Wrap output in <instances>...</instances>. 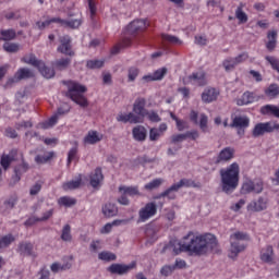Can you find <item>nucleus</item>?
Here are the masks:
<instances>
[{
    "label": "nucleus",
    "instance_id": "obj_1",
    "mask_svg": "<svg viewBox=\"0 0 279 279\" xmlns=\"http://www.w3.org/2000/svg\"><path fill=\"white\" fill-rule=\"evenodd\" d=\"M217 247V238L210 233L205 235H195L190 232L183 238V242L179 243V248H173L175 255L181 252H193L196 256H204L208 250Z\"/></svg>",
    "mask_w": 279,
    "mask_h": 279
},
{
    "label": "nucleus",
    "instance_id": "obj_2",
    "mask_svg": "<svg viewBox=\"0 0 279 279\" xmlns=\"http://www.w3.org/2000/svg\"><path fill=\"white\" fill-rule=\"evenodd\" d=\"M241 173V167L239 163L233 162L227 168L220 169V182L222 193L230 195L236 191L239 186V175Z\"/></svg>",
    "mask_w": 279,
    "mask_h": 279
},
{
    "label": "nucleus",
    "instance_id": "obj_3",
    "mask_svg": "<svg viewBox=\"0 0 279 279\" xmlns=\"http://www.w3.org/2000/svg\"><path fill=\"white\" fill-rule=\"evenodd\" d=\"M63 84L68 88L65 96L69 97V99L74 101V104H77V106H81V108H86V106H88V100L84 96V93L87 90L86 86L75 81H64Z\"/></svg>",
    "mask_w": 279,
    "mask_h": 279
},
{
    "label": "nucleus",
    "instance_id": "obj_4",
    "mask_svg": "<svg viewBox=\"0 0 279 279\" xmlns=\"http://www.w3.org/2000/svg\"><path fill=\"white\" fill-rule=\"evenodd\" d=\"M245 241H250V235L245 232L238 231L230 235L229 258H236L241 252H245Z\"/></svg>",
    "mask_w": 279,
    "mask_h": 279
},
{
    "label": "nucleus",
    "instance_id": "obj_5",
    "mask_svg": "<svg viewBox=\"0 0 279 279\" xmlns=\"http://www.w3.org/2000/svg\"><path fill=\"white\" fill-rule=\"evenodd\" d=\"M276 130H279V123L260 122L254 126L252 135L254 138H258L260 136H265V134H271V132H276Z\"/></svg>",
    "mask_w": 279,
    "mask_h": 279
},
{
    "label": "nucleus",
    "instance_id": "obj_6",
    "mask_svg": "<svg viewBox=\"0 0 279 279\" xmlns=\"http://www.w3.org/2000/svg\"><path fill=\"white\" fill-rule=\"evenodd\" d=\"M158 213V207L156 203H147L143 208L138 211V220L137 223H145L148 219H151Z\"/></svg>",
    "mask_w": 279,
    "mask_h": 279
},
{
    "label": "nucleus",
    "instance_id": "obj_7",
    "mask_svg": "<svg viewBox=\"0 0 279 279\" xmlns=\"http://www.w3.org/2000/svg\"><path fill=\"white\" fill-rule=\"evenodd\" d=\"M197 119H199V120H197ZM190 120L195 125H199V129L204 134L210 132V130L208 129V116H206V113L199 114V113H197V111L192 110L190 112Z\"/></svg>",
    "mask_w": 279,
    "mask_h": 279
},
{
    "label": "nucleus",
    "instance_id": "obj_8",
    "mask_svg": "<svg viewBox=\"0 0 279 279\" xmlns=\"http://www.w3.org/2000/svg\"><path fill=\"white\" fill-rule=\"evenodd\" d=\"M134 267H136L135 263L125 265V264H111L108 268L107 271H109V274H113L116 276H125L128 274H130V271H132V269H134Z\"/></svg>",
    "mask_w": 279,
    "mask_h": 279
},
{
    "label": "nucleus",
    "instance_id": "obj_9",
    "mask_svg": "<svg viewBox=\"0 0 279 279\" xmlns=\"http://www.w3.org/2000/svg\"><path fill=\"white\" fill-rule=\"evenodd\" d=\"M267 206H269V198L267 196H259L247 205V210L251 213H263V210H267Z\"/></svg>",
    "mask_w": 279,
    "mask_h": 279
},
{
    "label": "nucleus",
    "instance_id": "obj_10",
    "mask_svg": "<svg viewBox=\"0 0 279 279\" xmlns=\"http://www.w3.org/2000/svg\"><path fill=\"white\" fill-rule=\"evenodd\" d=\"M60 46L57 48L59 53H63V56H75L73 51V47L71 46V37L69 35H63L59 38Z\"/></svg>",
    "mask_w": 279,
    "mask_h": 279
},
{
    "label": "nucleus",
    "instance_id": "obj_11",
    "mask_svg": "<svg viewBox=\"0 0 279 279\" xmlns=\"http://www.w3.org/2000/svg\"><path fill=\"white\" fill-rule=\"evenodd\" d=\"M242 195H248V193H263V181L254 182L252 180L245 181L241 189Z\"/></svg>",
    "mask_w": 279,
    "mask_h": 279
},
{
    "label": "nucleus",
    "instance_id": "obj_12",
    "mask_svg": "<svg viewBox=\"0 0 279 279\" xmlns=\"http://www.w3.org/2000/svg\"><path fill=\"white\" fill-rule=\"evenodd\" d=\"M50 23H57L61 27H70V29H78L84 23L82 17L74 19V20H62L60 17H52L50 19Z\"/></svg>",
    "mask_w": 279,
    "mask_h": 279
},
{
    "label": "nucleus",
    "instance_id": "obj_13",
    "mask_svg": "<svg viewBox=\"0 0 279 279\" xmlns=\"http://www.w3.org/2000/svg\"><path fill=\"white\" fill-rule=\"evenodd\" d=\"M234 148L226 147L218 154L215 163L221 165V162H230L234 158Z\"/></svg>",
    "mask_w": 279,
    "mask_h": 279
},
{
    "label": "nucleus",
    "instance_id": "obj_14",
    "mask_svg": "<svg viewBox=\"0 0 279 279\" xmlns=\"http://www.w3.org/2000/svg\"><path fill=\"white\" fill-rule=\"evenodd\" d=\"M17 252L20 256H32L36 258V252H34V244L32 242H21L17 245Z\"/></svg>",
    "mask_w": 279,
    "mask_h": 279
},
{
    "label": "nucleus",
    "instance_id": "obj_15",
    "mask_svg": "<svg viewBox=\"0 0 279 279\" xmlns=\"http://www.w3.org/2000/svg\"><path fill=\"white\" fill-rule=\"evenodd\" d=\"M147 29V22L145 20H135L128 26L129 34H141Z\"/></svg>",
    "mask_w": 279,
    "mask_h": 279
},
{
    "label": "nucleus",
    "instance_id": "obj_16",
    "mask_svg": "<svg viewBox=\"0 0 279 279\" xmlns=\"http://www.w3.org/2000/svg\"><path fill=\"white\" fill-rule=\"evenodd\" d=\"M146 104L147 100H145V98L140 97L135 99L133 104V112L145 119V117H147V109H145Z\"/></svg>",
    "mask_w": 279,
    "mask_h": 279
},
{
    "label": "nucleus",
    "instance_id": "obj_17",
    "mask_svg": "<svg viewBox=\"0 0 279 279\" xmlns=\"http://www.w3.org/2000/svg\"><path fill=\"white\" fill-rule=\"evenodd\" d=\"M217 97H219V92L213 87H208L202 94V101L204 104H213V101H217Z\"/></svg>",
    "mask_w": 279,
    "mask_h": 279
},
{
    "label": "nucleus",
    "instance_id": "obj_18",
    "mask_svg": "<svg viewBox=\"0 0 279 279\" xmlns=\"http://www.w3.org/2000/svg\"><path fill=\"white\" fill-rule=\"evenodd\" d=\"M104 135L99 134L97 131H88L87 135L84 137V145H97V143L101 142Z\"/></svg>",
    "mask_w": 279,
    "mask_h": 279
},
{
    "label": "nucleus",
    "instance_id": "obj_19",
    "mask_svg": "<svg viewBox=\"0 0 279 279\" xmlns=\"http://www.w3.org/2000/svg\"><path fill=\"white\" fill-rule=\"evenodd\" d=\"M101 182H104V173L101 172V168H96L90 174V186L98 189V186H101Z\"/></svg>",
    "mask_w": 279,
    "mask_h": 279
},
{
    "label": "nucleus",
    "instance_id": "obj_20",
    "mask_svg": "<svg viewBox=\"0 0 279 279\" xmlns=\"http://www.w3.org/2000/svg\"><path fill=\"white\" fill-rule=\"evenodd\" d=\"M260 260L268 263V265H274V247L271 245L262 248Z\"/></svg>",
    "mask_w": 279,
    "mask_h": 279
},
{
    "label": "nucleus",
    "instance_id": "obj_21",
    "mask_svg": "<svg viewBox=\"0 0 279 279\" xmlns=\"http://www.w3.org/2000/svg\"><path fill=\"white\" fill-rule=\"evenodd\" d=\"M190 82L194 86H206L208 82L206 81V74L204 72H196L189 76Z\"/></svg>",
    "mask_w": 279,
    "mask_h": 279
},
{
    "label": "nucleus",
    "instance_id": "obj_22",
    "mask_svg": "<svg viewBox=\"0 0 279 279\" xmlns=\"http://www.w3.org/2000/svg\"><path fill=\"white\" fill-rule=\"evenodd\" d=\"M119 193H124V195L128 197H141V191L138 190V185L135 186H128V185H121L119 187Z\"/></svg>",
    "mask_w": 279,
    "mask_h": 279
},
{
    "label": "nucleus",
    "instance_id": "obj_23",
    "mask_svg": "<svg viewBox=\"0 0 279 279\" xmlns=\"http://www.w3.org/2000/svg\"><path fill=\"white\" fill-rule=\"evenodd\" d=\"M102 215L110 219V217H117L119 215V207L114 203H106L102 206Z\"/></svg>",
    "mask_w": 279,
    "mask_h": 279
},
{
    "label": "nucleus",
    "instance_id": "obj_24",
    "mask_svg": "<svg viewBox=\"0 0 279 279\" xmlns=\"http://www.w3.org/2000/svg\"><path fill=\"white\" fill-rule=\"evenodd\" d=\"M133 138L140 143H143L147 138V129L143 125H137L132 130Z\"/></svg>",
    "mask_w": 279,
    "mask_h": 279
},
{
    "label": "nucleus",
    "instance_id": "obj_25",
    "mask_svg": "<svg viewBox=\"0 0 279 279\" xmlns=\"http://www.w3.org/2000/svg\"><path fill=\"white\" fill-rule=\"evenodd\" d=\"M17 203H19V196L16 195L9 196L3 202V205L1 206L2 213H10V210H12Z\"/></svg>",
    "mask_w": 279,
    "mask_h": 279
},
{
    "label": "nucleus",
    "instance_id": "obj_26",
    "mask_svg": "<svg viewBox=\"0 0 279 279\" xmlns=\"http://www.w3.org/2000/svg\"><path fill=\"white\" fill-rule=\"evenodd\" d=\"M230 128H250V118L238 116L232 120Z\"/></svg>",
    "mask_w": 279,
    "mask_h": 279
},
{
    "label": "nucleus",
    "instance_id": "obj_27",
    "mask_svg": "<svg viewBox=\"0 0 279 279\" xmlns=\"http://www.w3.org/2000/svg\"><path fill=\"white\" fill-rule=\"evenodd\" d=\"M180 191L175 184H172L168 190L159 194L156 199L168 197V199H175V193Z\"/></svg>",
    "mask_w": 279,
    "mask_h": 279
},
{
    "label": "nucleus",
    "instance_id": "obj_28",
    "mask_svg": "<svg viewBox=\"0 0 279 279\" xmlns=\"http://www.w3.org/2000/svg\"><path fill=\"white\" fill-rule=\"evenodd\" d=\"M161 39L163 47H167V43L169 45H182V40L173 35L162 34Z\"/></svg>",
    "mask_w": 279,
    "mask_h": 279
},
{
    "label": "nucleus",
    "instance_id": "obj_29",
    "mask_svg": "<svg viewBox=\"0 0 279 279\" xmlns=\"http://www.w3.org/2000/svg\"><path fill=\"white\" fill-rule=\"evenodd\" d=\"M22 62H25V64H31L32 66H36L37 69L39 66H43V61L36 59V54L31 53L23 57Z\"/></svg>",
    "mask_w": 279,
    "mask_h": 279
},
{
    "label": "nucleus",
    "instance_id": "obj_30",
    "mask_svg": "<svg viewBox=\"0 0 279 279\" xmlns=\"http://www.w3.org/2000/svg\"><path fill=\"white\" fill-rule=\"evenodd\" d=\"M15 75L17 77V80H29L32 77H34V72L27 68H21L20 70H17L15 72Z\"/></svg>",
    "mask_w": 279,
    "mask_h": 279
},
{
    "label": "nucleus",
    "instance_id": "obj_31",
    "mask_svg": "<svg viewBox=\"0 0 279 279\" xmlns=\"http://www.w3.org/2000/svg\"><path fill=\"white\" fill-rule=\"evenodd\" d=\"M70 65H71V58H62L53 62V66L58 71H64L69 69Z\"/></svg>",
    "mask_w": 279,
    "mask_h": 279
},
{
    "label": "nucleus",
    "instance_id": "obj_32",
    "mask_svg": "<svg viewBox=\"0 0 279 279\" xmlns=\"http://www.w3.org/2000/svg\"><path fill=\"white\" fill-rule=\"evenodd\" d=\"M276 38H278V32L271 31L268 33L269 40L266 44V48L268 49V51H274V49H276V44H277Z\"/></svg>",
    "mask_w": 279,
    "mask_h": 279
},
{
    "label": "nucleus",
    "instance_id": "obj_33",
    "mask_svg": "<svg viewBox=\"0 0 279 279\" xmlns=\"http://www.w3.org/2000/svg\"><path fill=\"white\" fill-rule=\"evenodd\" d=\"M59 206H64L65 208H71V206H75L77 204V199L71 196H63L58 199Z\"/></svg>",
    "mask_w": 279,
    "mask_h": 279
},
{
    "label": "nucleus",
    "instance_id": "obj_34",
    "mask_svg": "<svg viewBox=\"0 0 279 279\" xmlns=\"http://www.w3.org/2000/svg\"><path fill=\"white\" fill-rule=\"evenodd\" d=\"M38 71L46 77V80H51V77L56 76V71L52 68L45 65V62H43V66L38 68Z\"/></svg>",
    "mask_w": 279,
    "mask_h": 279
},
{
    "label": "nucleus",
    "instance_id": "obj_35",
    "mask_svg": "<svg viewBox=\"0 0 279 279\" xmlns=\"http://www.w3.org/2000/svg\"><path fill=\"white\" fill-rule=\"evenodd\" d=\"M53 156H56L53 151L45 153L44 155H37L35 157V162L37 165H46V162H49Z\"/></svg>",
    "mask_w": 279,
    "mask_h": 279
},
{
    "label": "nucleus",
    "instance_id": "obj_36",
    "mask_svg": "<svg viewBox=\"0 0 279 279\" xmlns=\"http://www.w3.org/2000/svg\"><path fill=\"white\" fill-rule=\"evenodd\" d=\"M15 178L19 180H21V175L23 173H27V171H29V163L25 162V160H22V163L20 166L15 167Z\"/></svg>",
    "mask_w": 279,
    "mask_h": 279
},
{
    "label": "nucleus",
    "instance_id": "obj_37",
    "mask_svg": "<svg viewBox=\"0 0 279 279\" xmlns=\"http://www.w3.org/2000/svg\"><path fill=\"white\" fill-rule=\"evenodd\" d=\"M265 95L266 97H269L270 99H276L279 95V86L278 84H270L266 89H265Z\"/></svg>",
    "mask_w": 279,
    "mask_h": 279
},
{
    "label": "nucleus",
    "instance_id": "obj_38",
    "mask_svg": "<svg viewBox=\"0 0 279 279\" xmlns=\"http://www.w3.org/2000/svg\"><path fill=\"white\" fill-rule=\"evenodd\" d=\"M254 101V94L250 92H245L241 99H238L236 104L238 106H247L248 104H253Z\"/></svg>",
    "mask_w": 279,
    "mask_h": 279
},
{
    "label": "nucleus",
    "instance_id": "obj_39",
    "mask_svg": "<svg viewBox=\"0 0 279 279\" xmlns=\"http://www.w3.org/2000/svg\"><path fill=\"white\" fill-rule=\"evenodd\" d=\"M1 34V40H4L5 43L10 41V40H14V38H16V31L9 28V29H2L0 32Z\"/></svg>",
    "mask_w": 279,
    "mask_h": 279
},
{
    "label": "nucleus",
    "instance_id": "obj_40",
    "mask_svg": "<svg viewBox=\"0 0 279 279\" xmlns=\"http://www.w3.org/2000/svg\"><path fill=\"white\" fill-rule=\"evenodd\" d=\"M130 45H132V39L130 37H125L120 45L114 46L111 49V53L113 56H117V53H119V51H121V49H123L125 47H130Z\"/></svg>",
    "mask_w": 279,
    "mask_h": 279
},
{
    "label": "nucleus",
    "instance_id": "obj_41",
    "mask_svg": "<svg viewBox=\"0 0 279 279\" xmlns=\"http://www.w3.org/2000/svg\"><path fill=\"white\" fill-rule=\"evenodd\" d=\"M99 260H105V263H111L112 260H117V255L114 253L104 251L98 254Z\"/></svg>",
    "mask_w": 279,
    "mask_h": 279
},
{
    "label": "nucleus",
    "instance_id": "obj_42",
    "mask_svg": "<svg viewBox=\"0 0 279 279\" xmlns=\"http://www.w3.org/2000/svg\"><path fill=\"white\" fill-rule=\"evenodd\" d=\"M163 182H165V180H162V179H154L149 183L145 184L144 189L146 191H155V189H160V186H162Z\"/></svg>",
    "mask_w": 279,
    "mask_h": 279
},
{
    "label": "nucleus",
    "instance_id": "obj_43",
    "mask_svg": "<svg viewBox=\"0 0 279 279\" xmlns=\"http://www.w3.org/2000/svg\"><path fill=\"white\" fill-rule=\"evenodd\" d=\"M15 239L14 235L8 234L0 238V250H3V247H9L14 243Z\"/></svg>",
    "mask_w": 279,
    "mask_h": 279
},
{
    "label": "nucleus",
    "instance_id": "obj_44",
    "mask_svg": "<svg viewBox=\"0 0 279 279\" xmlns=\"http://www.w3.org/2000/svg\"><path fill=\"white\" fill-rule=\"evenodd\" d=\"M82 186V179H77L76 181H69L63 183V191H75V189H80Z\"/></svg>",
    "mask_w": 279,
    "mask_h": 279
},
{
    "label": "nucleus",
    "instance_id": "obj_45",
    "mask_svg": "<svg viewBox=\"0 0 279 279\" xmlns=\"http://www.w3.org/2000/svg\"><path fill=\"white\" fill-rule=\"evenodd\" d=\"M61 239L66 243L73 241V235H71V225H65L61 232Z\"/></svg>",
    "mask_w": 279,
    "mask_h": 279
},
{
    "label": "nucleus",
    "instance_id": "obj_46",
    "mask_svg": "<svg viewBox=\"0 0 279 279\" xmlns=\"http://www.w3.org/2000/svg\"><path fill=\"white\" fill-rule=\"evenodd\" d=\"M235 19H238L239 23H247L248 21L247 13L243 11V5L241 4L235 10Z\"/></svg>",
    "mask_w": 279,
    "mask_h": 279
},
{
    "label": "nucleus",
    "instance_id": "obj_47",
    "mask_svg": "<svg viewBox=\"0 0 279 279\" xmlns=\"http://www.w3.org/2000/svg\"><path fill=\"white\" fill-rule=\"evenodd\" d=\"M58 114L54 113L49 120L40 123L39 126L41 128V130H49V128H53V125L58 123Z\"/></svg>",
    "mask_w": 279,
    "mask_h": 279
},
{
    "label": "nucleus",
    "instance_id": "obj_48",
    "mask_svg": "<svg viewBox=\"0 0 279 279\" xmlns=\"http://www.w3.org/2000/svg\"><path fill=\"white\" fill-rule=\"evenodd\" d=\"M50 269L53 274H58V271H66V269H71V264L66 263V264H60V263H53L50 266Z\"/></svg>",
    "mask_w": 279,
    "mask_h": 279
},
{
    "label": "nucleus",
    "instance_id": "obj_49",
    "mask_svg": "<svg viewBox=\"0 0 279 279\" xmlns=\"http://www.w3.org/2000/svg\"><path fill=\"white\" fill-rule=\"evenodd\" d=\"M222 66H223L225 71L230 72V71H234V69H236L238 64H236V61L234 60V58H227L222 62Z\"/></svg>",
    "mask_w": 279,
    "mask_h": 279
},
{
    "label": "nucleus",
    "instance_id": "obj_50",
    "mask_svg": "<svg viewBox=\"0 0 279 279\" xmlns=\"http://www.w3.org/2000/svg\"><path fill=\"white\" fill-rule=\"evenodd\" d=\"M174 185L180 191V189H183V186H185L186 189L195 186V181L190 179H181L178 183H174Z\"/></svg>",
    "mask_w": 279,
    "mask_h": 279
},
{
    "label": "nucleus",
    "instance_id": "obj_51",
    "mask_svg": "<svg viewBox=\"0 0 279 279\" xmlns=\"http://www.w3.org/2000/svg\"><path fill=\"white\" fill-rule=\"evenodd\" d=\"M3 49L8 53H16V51H19V49H20V46H19V44H14V43H5L3 45Z\"/></svg>",
    "mask_w": 279,
    "mask_h": 279
},
{
    "label": "nucleus",
    "instance_id": "obj_52",
    "mask_svg": "<svg viewBox=\"0 0 279 279\" xmlns=\"http://www.w3.org/2000/svg\"><path fill=\"white\" fill-rule=\"evenodd\" d=\"M275 108V105H266L260 108L259 112L260 114L272 117Z\"/></svg>",
    "mask_w": 279,
    "mask_h": 279
},
{
    "label": "nucleus",
    "instance_id": "obj_53",
    "mask_svg": "<svg viewBox=\"0 0 279 279\" xmlns=\"http://www.w3.org/2000/svg\"><path fill=\"white\" fill-rule=\"evenodd\" d=\"M73 160H77V146H74L68 153V167L71 166V162H73Z\"/></svg>",
    "mask_w": 279,
    "mask_h": 279
},
{
    "label": "nucleus",
    "instance_id": "obj_54",
    "mask_svg": "<svg viewBox=\"0 0 279 279\" xmlns=\"http://www.w3.org/2000/svg\"><path fill=\"white\" fill-rule=\"evenodd\" d=\"M86 66L87 69H101V66H104V60H89Z\"/></svg>",
    "mask_w": 279,
    "mask_h": 279
},
{
    "label": "nucleus",
    "instance_id": "obj_55",
    "mask_svg": "<svg viewBox=\"0 0 279 279\" xmlns=\"http://www.w3.org/2000/svg\"><path fill=\"white\" fill-rule=\"evenodd\" d=\"M143 117L138 113L130 112L129 113V123H143Z\"/></svg>",
    "mask_w": 279,
    "mask_h": 279
},
{
    "label": "nucleus",
    "instance_id": "obj_56",
    "mask_svg": "<svg viewBox=\"0 0 279 279\" xmlns=\"http://www.w3.org/2000/svg\"><path fill=\"white\" fill-rule=\"evenodd\" d=\"M160 136H162V135L160 134V131H158V129L153 128L149 130V141H151V142L159 141Z\"/></svg>",
    "mask_w": 279,
    "mask_h": 279
},
{
    "label": "nucleus",
    "instance_id": "obj_57",
    "mask_svg": "<svg viewBox=\"0 0 279 279\" xmlns=\"http://www.w3.org/2000/svg\"><path fill=\"white\" fill-rule=\"evenodd\" d=\"M153 75L155 76V81L159 82L160 80H162L165 77V75H167V68H160L157 71H155L153 73Z\"/></svg>",
    "mask_w": 279,
    "mask_h": 279
},
{
    "label": "nucleus",
    "instance_id": "obj_58",
    "mask_svg": "<svg viewBox=\"0 0 279 279\" xmlns=\"http://www.w3.org/2000/svg\"><path fill=\"white\" fill-rule=\"evenodd\" d=\"M175 271V266L166 265L161 268L160 274L161 276H171Z\"/></svg>",
    "mask_w": 279,
    "mask_h": 279
},
{
    "label": "nucleus",
    "instance_id": "obj_59",
    "mask_svg": "<svg viewBox=\"0 0 279 279\" xmlns=\"http://www.w3.org/2000/svg\"><path fill=\"white\" fill-rule=\"evenodd\" d=\"M266 60L270 63L274 71H277V73H279V60L275 57H266Z\"/></svg>",
    "mask_w": 279,
    "mask_h": 279
},
{
    "label": "nucleus",
    "instance_id": "obj_60",
    "mask_svg": "<svg viewBox=\"0 0 279 279\" xmlns=\"http://www.w3.org/2000/svg\"><path fill=\"white\" fill-rule=\"evenodd\" d=\"M183 141H186L185 133L183 134H174L171 136V143L175 145L177 143H183Z\"/></svg>",
    "mask_w": 279,
    "mask_h": 279
},
{
    "label": "nucleus",
    "instance_id": "obj_61",
    "mask_svg": "<svg viewBox=\"0 0 279 279\" xmlns=\"http://www.w3.org/2000/svg\"><path fill=\"white\" fill-rule=\"evenodd\" d=\"M184 134L185 140L191 138V141H197V138H199V132L197 130L187 131Z\"/></svg>",
    "mask_w": 279,
    "mask_h": 279
},
{
    "label": "nucleus",
    "instance_id": "obj_62",
    "mask_svg": "<svg viewBox=\"0 0 279 279\" xmlns=\"http://www.w3.org/2000/svg\"><path fill=\"white\" fill-rule=\"evenodd\" d=\"M128 77H129V82H134V80H136V77H138L137 68H134V66L130 68Z\"/></svg>",
    "mask_w": 279,
    "mask_h": 279
},
{
    "label": "nucleus",
    "instance_id": "obj_63",
    "mask_svg": "<svg viewBox=\"0 0 279 279\" xmlns=\"http://www.w3.org/2000/svg\"><path fill=\"white\" fill-rule=\"evenodd\" d=\"M247 58H250V54H247V52H243L241 54H239L238 57L233 58V60H235V64H242V62H245V60H247Z\"/></svg>",
    "mask_w": 279,
    "mask_h": 279
},
{
    "label": "nucleus",
    "instance_id": "obj_64",
    "mask_svg": "<svg viewBox=\"0 0 279 279\" xmlns=\"http://www.w3.org/2000/svg\"><path fill=\"white\" fill-rule=\"evenodd\" d=\"M118 204H121V206H130V198L125 195V193H122L120 197L117 199Z\"/></svg>",
    "mask_w": 279,
    "mask_h": 279
}]
</instances>
